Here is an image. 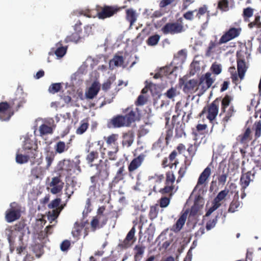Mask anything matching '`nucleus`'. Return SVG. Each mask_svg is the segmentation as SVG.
Instances as JSON below:
<instances>
[{
	"instance_id": "21",
	"label": "nucleus",
	"mask_w": 261,
	"mask_h": 261,
	"mask_svg": "<svg viewBox=\"0 0 261 261\" xmlns=\"http://www.w3.org/2000/svg\"><path fill=\"white\" fill-rule=\"evenodd\" d=\"M100 195V191L97 185H92L89 188V191L87 193L88 198L87 199L91 200H94L97 197Z\"/></svg>"
},
{
	"instance_id": "9",
	"label": "nucleus",
	"mask_w": 261,
	"mask_h": 261,
	"mask_svg": "<svg viewBox=\"0 0 261 261\" xmlns=\"http://www.w3.org/2000/svg\"><path fill=\"white\" fill-rule=\"evenodd\" d=\"M13 115L11 107L6 102L0 103V120L2 121L9 120Z\"/></svg>"
},
{
	"instance_id": "63",
	"label": "nucleus",
	"mask_w": 261,
	"mask_h": 261,
	"mask_svg": "<svg viewBox=\"0 0 261 261\" xmlns=\"http://www.w3.org/2000/svg\"><path fill=\"white\" fill-rule=\"evenodd\" d=\"M217 223V219H214L207 222L206 225V228L207 230H210L213 228Z\"/></svg>"
},
{
	"instance_id": "38",
	"label": "nucleus",
	"mask_w": 261,
	"mask_h": 261,
	"mask_svg": "<svg viewBox=\"0 0 261 261\" xmlns=\"http://www.w3.org/2000/svg\"><path fill=\"white\" fill-rule=\"evenodd\" d=\"M160 39V36L155 34L150 36L147 40V44L149 46H155L156 45Z\"/></svg>"
},
{
	"instance_id": "24",
	"label": "nucleus",
	"mask_w": 261,
	"mask_h": 261,
	"mask_svg": "<svg viewBox=\"0 0 261 261\" xmlns=\"http://www.w3.org/2000/svg\"><path fill=\"white\" fill-rule=\"evenodd\" d=\"M187 217V213H184L179 217L175 225L173 226L171 230L174 232H178L185 224Z\"/></svg>"
},
{
	"instance_id": "30",
	"label": "nucleus",
	"mask_w": 261,
	"mask_h": 261,
	"mask_svg": "<svg viewBox=\"0 0 261 261\" xmlns=\"http://www.w3.org/2000/svg\"><path fill=\"white\" fill-rule=\"evenodd\" d=\"M250 134L251 130L250 128H248L243 135L239 136L238 140L242 143H246L251 139Z\"/></svg>"
},
{
	"instance_id": "25",
	"label": "nucleus",
	"mask_w": 261,
	"mask_h": 261,
	"mask_svg": "<svg viewBox=\"0 0 261 261\" xmlns=\"http://www.w3.org/2000/svg\"><path fill=\"white\" fill-rule=\"evenodd\" d=\"M126 19L130 22V27L136 21L138 15L136 11L133 9H128L126 11Z\"/></svg>"
},
{
	"instance_id": "11",
	"label": "nucleus",
	"mask_w": 261,
	"mask_h": 261,
	"mask_svg": "<svg viewBox=\"0 0 261 261\" xmlns=\"http://www.w3.org/2000/svg\"><path fill=\"white\" fill-rule=\"evenodd\" d=\"M37 145L34 139L29 137H25L22 149V151H25L27 153L33 152L35 156L37 155Z\"/></svg>"
},
{
	"instance_id": "48",
	"label": "nucleus",
	"mask_w": 261,
	"mask_h": 261,
	"mask_svg": "<svg viewBox=\"0 0 261 261\" xmlns=\"http://www.w3.org/2000/svg\"><path fill=\"white\" fill-rule=\"evenodd\" d=\"M253 129L255 130V135L258 138L261 135V122L260 121L255 122L253 125Z\"/></svg>"
},
{
	"instance_id": "51",
	"label": "nucleus",
	"mask_w": 261,
	"mask_h": 261,
	"mask_svg": "<svg viewBox=\"0 0 261 261\" xmlns=\"http://www.w3.org/2000/svg\"><path fill=\"white\" fill-rule=\"evenodd\" d=\"M124 170V166L121 167L119 170L117 171L116 174L115 176L114 180L116 182H117L123 178V171Z\"/></svg>"
},
{
	"instance_id": "56",
	"label": "nucleus",
	"mask_w": 261,
	"mask_h": 261,
	"mask_svg": "<svg viewBox=\"0 0 261 261\" xmlns=\"http://www.w3.org/2000/svg\"><path fill=\"white\" fill-rule=\"evenodd\" d=\"M88 124L86 122H83L80 126L76 129V134L81 135L83 134L87 129Z\"/></svg>"
},
{
	"instance_id": "16",
	"label": "nucleus",
	"mask_w": 261,
	"mask_h": 261,
	"mask_svg": "<svg viewBox=\"0 0 261 261\" xmlns=\"http://www.w3.org/2000/svg\"><path fill=\"white\" fill-rule=\"evenodd\" d=\"M100 88V84L94 82L85 92V96L87 99H93L98 93Z\"/></svg>"
},
{
	"instance_id": "37",
	"label": "nucleus",
	"mask_w": 261,
	"mask_h": 261,
	"mask_svg": "<svg viewBox=\"0 0 261 261\" xmlns=\"http://www.w3.org/2000/svg\"><path fill=\"white\" fill-rule=\"evenodd\" d=\"M145 247L142 245H137L135 247L136 251L135 258L140 260L144 254Z\"/></svg>"
},
{
	"instance_id": "55",
	"label": "nucleus",
	"mask_w": 261,
	"mask_h": 261,
	"mask_svg": "<svg viewBox=\"0 0 261 261\" xmlns=\"http://www.w3.org/2000/svg\"><path fill=\"white\" fill-rule=\"evenodd\" d=\"M221 204H217L214 201L213 202L212 206L208 210L206 213V216H209L211 214L218 208Z\"/></svg>"
},
{
	"instance_id": "20",
	"label": "nucleus",
	"mask_w": 261,
	"mask_h": 261,
	"mask_svg": "<svg viewBox=\"0 0 261 261\" xmlns=\"http://www.w3.org/2000/svg\"><path fill=\"white\" fill-rule=\"evenodd\" d=\"M145 155L140 154L137 158L134 159L130 163L128 166V170L130 172H132L136 170L142 164L144 159Z\"/></svg>"
},
{
	"instance_id": "61",
	"label": "nucleus",
	"mask_w": 261,
	"mask_h": 261,
	"mask_svg": "<svg viewBox=\"0 0 261 261\" xmlns=\"http://www.w3.org/2000/svg\"><path fill=\"white\" fill-rule=\"evenodd\" d=\"M93 201V200H91L90 199H87V200L86 201L85 208L83 211L84 215L88 214L91 211V202Z\"/></svg>"
},
{
	"instance_id": "32",
	"label": "nucleus",
	"mask_w": 261,
	"mask_h": 261,
	"mask_svg": "<svg viewBox=\"0 0 261 261\" xmlns=\"http://www.w3.org/2000/svg\"><path fill=\"white\" fill-rule=\"evenodd\" d=\"M179 94V92L176 88L172 87L165 93V95L169 99L174 100V98Z\"/></svg>"
},
{
	"instance_id": "52",
	"label": "nucleus",
	"mask_w": 261,
	"mask_h": 261,
	"mask_svg": "<svg viewBox=\"0 0 261 261\" xmlns=\"http://www.w3.org/2000/svg\"><path fill=\"white\" fill-rule=\"evenodd\" d=\"M136 232V229L135 227L134 226L132 228V229L130 230V231L128 232L126 238H127V240H129L130 241L133 242V243H134L136 241V238L135 237V234Z\"/></svg>"
},
{
	"instance_id": "47",
	"label": "nucleus",
	"mask_w": 261,
	"mask_h": 261,
	"mask_svg": "<svg viewBox=\"0 0 261 261\" xmlns=\"http://www.w3.org/2000/svg\"><path fill=\"white\" fill-rule=\"evenodd\" d=\"M66 47H59L55 51V54L58 58H62L66 53Z\"/></svg>"
},
{
	"instance_id": "39",
	"label": "nucleus",
	"mask_w": 261,
	"mask_h": 261,
	"mask_svg": "<svg viewBox=\"0 0 261 261\" xmlns=\"http://www.w3.org/2000/svg\"><path fill=\"white\" fill-rule=\"evenodd\" d=\"M74 31V33H72L70 36L67 37V41L73 42L75 43L82 41V40L79 34V33L77 32V31Z\"/></svg>"
},
{
	"instance_id": "49",
	"label": "nucleus",
	"mask_w": 261,
	"mask_h": 261,
	"mask_svg": "<svg viewBox=\"0 0 261 261\" xmlns=\"http://www.w3.org/2000/svg\"><path fill=\"white\" fill-rule=\"evenodd\" d=\"M148 99L147 95L141 94L139 96L136 101V105L138 106H143L146 103Z\"/></svg>"
},
{
	"instance_id": "60",
	"label": "nucleus",
	"mask_w": 261,
	"mask_h": 261,
	"mask_svg": "<svg viewBox=\"0 0 261 261\" xmlns=\"http://www.w3.org/2000/svg\"><path fill=\"white\" fill-rule=\"evenodd\" d=\"M229 70L230 72L231 73V78H232L233 82L237 84V82H238V78L237 73H236V71H235V68L233 67H230Z\"/></svg>"
},
{
	"instance_id": "14",
	"label": "nucleus",
	"mask_w": 261,
	"mask_h": 261,
	"mask_svg": "<svg viewBox=\"0 0 261 261\" xmlns=\"http://www.w3.org/2000/svg\"><path fill=\"white\" fill-rule=\"evenodd\" d=\"M255 172L248 171L245 174H243L240 178V183L242 189L245 190L254 179Z\"/></svg>"
},
{
	"instance_id": "43",
	"label": "nucleus",
	"mask_w": 261,
	"mask_h": 261,
	"mask_svg": "<svg viewBox=\"0 0 261 261\" xmlns=\"http://www.w3.org/2000/svg\"><path fill=\"white\" fill-rule=\"evenodd\" d=\"M241 203L238 200H233L230 204L228 209V212L230 213H234L238 210V208L240 206Z\"/></svg>"
},
{
	"instance_id": "3",
	"label": "nucleus",
	"mask_w": 261,
	"mask_h": 261,
	"mask_svg": "<svg viewBox=\"0 0 261 261\" xmlns=\"http://www.w3.org/2000/svg\"><path fill=\"white\" fill-rule=\"evenodd\" d=\"M20 207L15 202L11 203L10 208L6 212V219L8 222H12L19 218Z\"/></svg>"
},
{
	"instance_id": "27",
	"label": "nucleus",
	"mask_w": 261,
	"mask_h": 261,
	"mask_svg": "<svg viewBox=\"0 0 261 261\" xmlns=\"http://www.w3.org/2000/svg\"><path fill=\"white\" fill-rule=\"evenodd\" d=\"M237 63L238 75L240 80H242L244 79L247 67L246 66L245 62L243 60L239 59Z\"/></svg>"
},
{
	"instance_id": "57",
	"label": "nucleus",
	"mask_w": 261,
	"mask_h": 261,
	"mask_svg": "<svg viewBox=\"0 0 261 261\" xmlns=\"http://www.w3.org/2000/svg\"><path fill=\"white\" fill-rule=\"evenodd\" d=\"M102 217L101 215H98L96 217L94 218L91 222L92 227L95 229L98 226L99 220Z\"/></svg>"
},
{
	"instance_id": "28",
	"label": "nucleus",
	"mask_w": 261,
	"mask_h": 261,
	"mask_svg": "<svg viewBox=\"0 0 261 261\" xmlns=\"http://www.w3.org/2000/svg\"><path fill=\"white\" fill-rule=\"evenodd\" d=\"M118 137L119 136L117 134H112L107 138V144L109 146H112L113 148L118 147L117 141L118 139Z\"/></svg>"
},
{
	"instance_id": "58",
	"label": "nucleus",
	"mask_w": 261,
	"mask_h": 261,
	"mask_svg": "<svg viewBox=\"0 0 261 261\" xmlns=\"http://www.w3.org/2000/svg\"><path fill=\"white\" fill-rule=\"evenodd\" d=\"M211 70L216 74H219L221 72V65L217 64H213L211 67Z\"/></svg>"
},
{
	"instance_id": "53",
	"label": "nucleus",
	"mask_w": 261,
	"mask_h": 261,
	"mask_svg": "<svg viewBox=\"0 0 261 261\" xmlns=\"http://www.w3.org/2000/svg\"><path fill=\"white\" fill-rule=\"evenodd\" d=\"M61 89L60 83H55L52 84L49 88V92L51 93L58 92Z\"/></svg>"
},
{
	"instance_id": "45",
	"label": "nucleus",
	"mask_w": 261,
	"mask_h": 261,
	"mask_svg": "<svg viewBox=\"0 0 261 261\" xmlns=\"http://www.w3.org/2000/svg\"><path fill=\"white\" fill-rule=\"evenodd\" d=\"M114 76H111L102 85V89L105 91L108 90L111 87L112 82L115 80Z\"/></svg>"
},
{
	"instance_id": "34",
	"label": "nucleus",
	"mask_w": 261,
	"mask_h": 261,
	"mask_svg": "<svg viewBox=\"0 0 261 261\" xmlns=\"http://www.w3.org/2000/svg\"><path fill=\"white\" fill-rule=\"evenodd\" d=\"M61 211V209L60 210H52L48 212V219L50 223L54 222L58 217L59 214Z\"/></svg>"
},
{
	"instance_id": "40",
	"label": "nucleus",
	"mask_w": 261,
	"mask_h": 261,
	"mask_svg": "<svg viewBox=\"0 0 261 261\" xmlns=\"http://www.w3.org/2000/svg\"><path fill=\"white\" fill-rule=\"evenodd\" d=\"M248 27L250 29H252L253 27H255L258 29L261 28V21L260 17L259 15H256L255 19L253 21L248 24Z\"/></svg>"
},
{
	"instance_id": "7",
	"label": "nucleus",
	"mask_w": 261,
	"mask_h": 261,
	"mask_svg": "<svg viewBox=\"0 0 261 261\" xmlns=\"http://www.w3.org/2000/svg\"><path fill=\"white\" fill-rule=\"evenodd\" d=\"M241 31V29L240 28H231L222 35L219 40V44L225 43L238 37L240 34Z\"/></svg>"
},
{
	"instance_id": "6",
	"label": "nucleus",
	"mask_w": 261,
	"mask_h": 261,
	"mask_svg": "<svg viewBox=\"0 0 261 261\" xmlns=\"http://www.w3.org/2000/svg\"><path fill=\"white\" fill-rule=\"evenodd\" d=\"M162 31L164 34H175L183 31V25L178 22L168 23L162 28Z\"/></svg>"
},
{
	"instance_id": "44",
	"label": "nucleus",
	"mask_w": 261,
	"mask_h": 261,
	"mask_svg": "<svg viewBox=\"0 0 261 261\" xmlns=\"http://www.w3.org/2000/svg\"><path fill=\"white\" fill-rule=\"evenodd\" d=\"M253 14V9L248 7L243 10V16L245 21H248V18L252 17Z\"/></svg>"
},
{
	"instance_id": "4",
	"label": "nucleus",
	"mask_w": 261,
	"mask_h": 261,
	"mask_svg": "<svg viewBox=\"0 0 261 261\" xmlns=\"http://www.w3.org/2000/svg\"><path fill=\"white\" fill-rule=\"evenodd\" d=\"M215 80V76L210 72H207L200 77L198 88L200 89V91L203 93L211 87Z\"/></svg>"
},
{
	"instance_id": "19",
	"label": "nucleus",
	"mask_w": 261,
	"mask_h": 261,
	"mask_svg": "<svg viewBox=\"0 0 261 261\" xmlns=\"http://www.w3.org/2000/svg\"><path fill=\"white\" fill-rule=\"evenodd\" d=\"M202 57L200 56H196L191 64L190 74L194 75L197 71L200 69L201 65L202 62Z\"/></svg>"
},
{
	"instance_id": "5",
	"label": "nucleus",
	"mask_w": 261,
	"mask_h": 261,
	"mask_svg": "<svg viewBox=\"0 0 261 261\" xmlns=\"http://www.w3.org/2000/svg\"><path fill=\"white\" fill-rule=\"evenodd\" d=\"M4 234L7 237L10 245L16 238H18V241H20L22 236V231L17 229L15 226H10L6 228Z\"/></svg>"
},
{
	"instance_id": "23",
	"label": "nucleus",
	"mask_w": 261,
	"mask_h": 261,
	"mask_svg": "<svg viewBox=\"0 0 261 261\" xmlns=\"http://www.w3.org/2000/svg\"><path fill=\"white\" fill-rule=\"evenodd\" d=\"M123 63V58L122 56H115L110 61L109 66L111 69L118 67H124Z\"/></svg>"
},
{
	"instance_id": "31",
	"label": "nucleus",
	"mask_w": 261,
	"mask_h": 261,
	"mask_svg": "<svg viewBox=\"0 0 261 261\" xmlns=\"http://www.w3.org/2000/svg\"><path fill=\"white\" fill-rule=\"evenodd\" d=\"M228 193L229 190L228 189H225L218 194L217 196L214 199L213 201H214L217 204H221L220 202L226 197Z\"/></svg>"
},
{
	"instance_id": "36",
	"label": "nucleus",
	"mask_w": 261,
	"mask_h": 261,
	"mask_svg": "<svg viewBox=\"0 0 261 261\" xmlns=\"http://www.w3.org/2000/svg\"><path fill=\"white\" fill-rule=\"evenodd\" d=\"M24 250V248L22 247H20V248H18L16 250L17 253L19 254L17 261H30L31 257L30 256H28L27 254L25 255V256L22 258L20 254L23 252V250ZM8 261H10L9 259V256H8Z\"/></svg>"
},
{
	"instance_id": "18",
	"label": "nucleus",
	"mask_w": 261,
	"mask_h": 261,
	"mask_svg": "<svg viewBox=\"0 0 261 261\" xmlns=\"http://www.w3.org/2000/svg\"><path fill=\"white\" fill-rule=\"evenodd\" d=\"M74 31H77L81 37L82 40L85 37L88 36L92 32V27L87 25L84 27V30H82L81 27V24H76L74 26Z\"/></svg>"
},
{
	"instance_id": "41",
	"label": "nucleus",
	"mask_w": 261,
	"mask_h": 261,
	"mask_svg": "<svg viewBox=\"0 0 261 261\" xmlns=\"http://www.w3.org/2000/svg\"><path fill=\"white\" fill-rule=\"evenodd\" d=\"M228 173V171H223L222 173L218 177V181L219 185L224 186L227 180Z\"/></svg>"
},
{
	"instance_id": "46",
	"label": "nucleus",
	"mask_w": 261,
	"mask_h": 261,
	"mask_svg": "<svg viewBox=\"0 0 261 261\" xmlns=\"http://www.w3.org/2000/svg\"><path fill=\"white\" fill-rule=\"evenodd\" d=\"M218 8L223 11L228 10V2L227 0H220L218 3Z\"/></svg>"
},
{
	"instance_id": "42",
	"label": "nucleus",
	"mask_w": 261,
	"mask_h": 261,
	"mask_svg": "<svg viewBox=\"0 0 261 261\" xmlns=\"http://www.w3.org/2000/svg\"><path fill=\"white\" fill-rule=\"evenodd\" d=\"M60 202L61 199L60 198L55 199L48 204V207L52 210L57 209L60 210V209H61L62 210L63 207L62 206H59Z\"/></svg>"
},
{
	"instance_id": "26",
	"label": "nucleus",
	"mask_w": 261,
	"mask_h": 261,
	"mask_svg": "<svg viewBox=\"0 0 261 261\" xmlns=\"http://www.w3.org/2000/svg\"><path fill=\"white\" fill-rule=\"evenodd\" d=\"M173 72V69L171 66H166L160 69L154 76V79H158L161 76L172 74Z\"/></svg>"
},
{
	"instance_id": "12",
	"label": "nucleus",
	"mask_w": 261,
	"mask_h": 261,
	"mask_svg": "<svg viewBox=\"0 0 261 261\" xmlns=\"http://www.w3.org/2000/svg\"><path fill=\"white\" fill-rule=\"evenodd\" d=\"M36 156L34 155L33 152L31 153H27L25 151H22L21 149H19L16 155V162L19 164H23L27 163L30 160L35 159Z\"/></svg>"
},
{
	"instance_id": "50",
	"label": "nucleus",
	"mask_w": 261,
	"mask_h": 261,
	"mask_svg": "<svg viewBox=\"0 0 261 261\" xmlns=\"http://www.w3.org/2000/svg\"><path fill=\"white\" fill-rule=\"evenodd\" d=\"M98 157V153L97 151H92L88 154L87 160L89 163L93 162L95 159H97Z\"/></svg>"
},
{
	"instance_id": "15",
	"label": "nucleus",
	"mask_w": 261,
	"mask_h": 261,
	"mask_svg": "<svg viewBox=\"0 0 261 261\" xmlns=\"http://www.w3.org/2000/svg\"><path fill=\"white\" fill-rule=\"evenodd\" d=\"M212 165L211 163L200 174L197 182V186L205 185L207 183V180L212 173Z\"/></svg>"
},
{
	"instance_id": "35",
	"label": "nucleus",
	"mask_w": 261,
	"mask_h": 261,
	"mask_svg": "<svg viewBox=\"0 0 261 261\" xmlns=\"http://www.w3.org/2000/svg\"><path fill=\"white\" fill-rule=\"evenodd\" d=\"M133 142V136L132 134L126 133L123 135L122 144L127 147H129Z\"/></svg>"
},
{
	"instance_id": "64",
	"label": "nucleus",
	"mask_w": 261,
	"mask_h": 261,
	"mask_svg": "<svg viewBox=\"0 0 261 261\" xmlns=\"http://www.w3.org/2000/svg\"><path fill=\"white\" fill-rule=\"evenodd\" d=\"M170 202V200L167 197L162 198L160 200V206L162 207H167Z\"/></svg>"
},
{
	"instance_id": "1",
	"label": "nucleus",
	"mask_w": 261,
	"mask_h": 261,
	"mask_svg": "<svg viewBox=\"0 0 261 261\" xmlns=\"http://www.w3.org/2000/svg\"><path fill=\"white\" fill-rule=\"evenodd\" d=\"M135 113L131 111L124 116H118L113 118L111 122L114 127L127 126L135 121Z\"/></svg>"
},
{
	"instance_id": "59",
	"label": "nucleus",
	"mask_w": 261,
	"mask_h": 261,
	"mask_svg": "<svg viewBox=\"0 0 261 261\" xmlns=\"http://www.w3.org/2000/svg\"><path fill=\"white\" fill-rule=\"evenodd\" d=\"M118 147H115L113 148L112 150L109 151L108 152V155L109 157V159L112 160H114L116 157V154L118 151Z\"/></svg>"
},
{
	"instance_id": "13",
	"label": "nucleus",
	"mask_w": 261,
	"mask_h": 261,
	"mask_svg": "<svg viewBox=\"0 0 261 261\" xmlns=\"http://www.w3.org/2000/svg\"><path fill=\"white\" fill-rule=\"evenodd\" d=\"M219 101L216 100L214 101L207 108V119L212 122L215 120L218 113Z\"/></svg>"
},
{
	"instance_id": "10",
	"label": "nucleus",
	"mask_w": 261,
	"mask_h": 261,
	"mask_svg": "<svg viewBox=\"0 0 261 261\" xmlns=\"http://www.w3.org/2000/svg\"><path fill=\"white\" fill-rule=\"evenodd\" d=\"M64 184L60 178V176L53 177L49 184L50 192L53 194L60 193L63 189Z\"/></svg>"
},
{
	"instance_id": "2",
	"label": "nucleus",
	"mask_w": 261,
	"mask_h": 261,
	"mask_svg": "<svg viewBox=\"0 0 261 261\" xmlns=\"http://www.w3.org/2000/svg\"><path fill=\"white\" fill-rule=\"evenodd\" d=\"M164 178L163 175H156L149 176L148 180L150 182H156L153 186V189L155 192L159 191L162 194L168 193L172 191L173 187L169 184H166V186L164 188H160L159 185L161 184L162 179Z\"/></svg>"
},
{
	"instance_id": "22",
	"label": "nucleus",
	"mask_w": 261,
	"mask_h": 261,
	"mask_svg": "<svg viewBox=\"0 0 261 261\" xmlns=\"http://www.w3.org/2000/svg\"><path fill=\"white\" fill-rule=\"evenodd\" d=\"M117 11V9H115L111 7H105L101 12L98 13V17L101 19H104L107 17L112 16Z\"/></svg>"
},
{
	"instance_id": "54",
	"label": "nucleus",
	"mask_w": 261,
	"mask_h": 261,
	"mask_svg": "<svg viewBox=\"0 0 261 261\" xmlns=\"http://www.w3.org/2000/svg\"><path fill=\"white\" fill-rule=\"evenodd\" d=\"M55 155L53 152L48 153L46 155L45 160L47 163L46 168L48 169L54 161Z\"/></svg>"
},
{
	"instance_id": "62",
	"label": "nucleus",
	"mask_w": 261,
	"mask_h": 261,
	"mask_svg": "<svg viewBox=\"0 0 261 261\" xmlns=\"http://www.w3.org/2000/svg\"><path fill=\"white\" fill-rule=\"evenodd\" d=\"M175 177L173 174L170 173L167 174L166 184H169L172 186Z\"/></svg>"
},
{
	"instance_id": "8",
	"label": "nucleus",
	"mask_w": 261,
	"mask_h": 261,
	"mask_svg": "<svg viewBox=\"0 0 261 261\" xmlns=\"http://www.w3.org/2000/svg\"><path fill=\"white\" fill-rule=\"evenodd\" d=\"M231 100L232 98L229 95H226L222 100L221 111L222 112L226 113V115L223 118L225 121H227L229 120L233 113V108L232 107H229L228 110H227Z\"/></svg>"
},
{
	"instance_id": "17",
	"label": "nucleus",
	"mask_w": 261,
	"mask_h": 261,
	"mask_svg": "<svg viewBox=\"0 0 261 261\" xmlns=\"http://www.w3.org/2000/svg\"><path fill=\"white\" fill-rule=\"evenodd\" d=\"M184 90L185 92H193L195 90H200L198 88V83L196 80H190L186 82L184 84Z\"/></svg>"
},
{
	"instance_id": "29",
	"label": "nucleus",
	"mask_w": 261,
	"mask_h": 261,
	"mask_svg": "<svg viewBox=\"0 0 261 261\" xmlns=\"http://www.w3.org/2000/svg\"><path fill=\"white\" fill-rule=\"evenodd\" d=\"M68 148V146L64 142L61 141L58 142L55 146V149L58 153H62L67 151Z\"/></svg>"
},
{
	"instance_id": "33",
	"label": "nucleus",
	"mask_w": 261,
	"mask_h": 261,
	"mask_svg": "<svg viewBox=\"0 0 261 261\" xmlns=\"http://www.w3.org/2000/svg\"><path fill=\"white\" fill-rule=\"evenodd\" d=\"M39 131L40 135L42 136L52 134L53 129L50 126H49L46 124H43L39 126Z\"/></svg>"
}]
</instances>
